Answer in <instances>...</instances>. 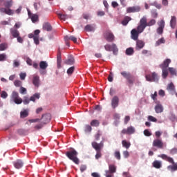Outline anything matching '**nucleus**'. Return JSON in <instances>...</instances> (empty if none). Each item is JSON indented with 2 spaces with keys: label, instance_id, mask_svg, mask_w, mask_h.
I'll list each match as a JSON object with an SVG mask.
<instances>
[{
  "label": "nucleus",
  "instance_id": "f257e3e1",
  "mask_svg": "<svg viewBox=\"0 0 177 177\" xmlns=\"http://www.w3.org/2000/svg\"><path fill=\"white\" fill-rule=\"evenodd\" d=\"M154 24H156V19H151L147 22V17H142L139 22L138 30H140V32H143L147 27H151V26H154Z\"/></svg>",
  "mask_w": 177,
  "mask_h": 177
},
{
  "label": "nucleus",
  "instance_id": "f03ea898",
  "mask_svg": "<svg viewBox=\"0 0 177 177\" xmlns=\"http://www.w3.org/2000/svg\"><path fill=\"white\" fill-rule=\"evenodd\" d=\"M91 146L96 151V154L95 156V160H99V158H102V149L104 147V142H103V141H101L100 143L93 142L91 143Z\"/></svg>",
  "mask_w": 177,
  "mask_h": 177
},
{
  "label": "nucleus",
  "instance_id": "7ed1b4c3",
  "mask_svg": "<svg viewBox=\"0 0 177 177\" xmlns=\"http://www.w3.org/2000/svg\"><path fill=\"white\" fill-rule=\"evenodd\" d=\"M159 157H160V158H162V160L168 161V162H170V164L173 165L167 166L168 171H171V172H175V171H177V162L175 163V161H174V158L165 154H161Z\"/></svg>",
  "mask_w": 177,
  "mask_h": 177
},
{
  "label": "nucleus",
  "instance_id": "20e7f679",
  "mask_svg": "<svg viewBox=\"0 0 177 177\" xmlns=\"http://www.w3.org/2000/svg\"><path fill=\"white\" fill-rule=\"evenodd\" d=\"M66 157L69 158L71 161H73L75 164L78 165L80 164V159H78V152L75 151V149H72L71 151H68L66 153Z\"/></svg>",
  "mask_w": 177,
  "mask_h": 177
},
{
  "label": "nucleus",
  "instance_id": "39448f33",
  "mask_svg": "<svg viewBox=\"0 0 177 177\" xmlns=\"http://www.w3.org/2000/svg\"><path fill=\"white\" fill-rule=\"evenodd\" d=\"M103 36L107 42H114V41H115V36L111 32V30L105 31Z\"/></svg>",
  "mask_w": 177,
  "mask_h": 177
},
{
  "label": "nucleus",
  "instance_id": "423d86ee",
  "mask_svg": "<svg viewBox=\"0 0 177 177\" xmlns=\"http://www.w3.org/2000/svg\"><path fill=\"white\" fill-rule=\"evenodd\" d=\"M121 75L126 80H127V82L130 84L132 85L133 82H135V79L133 78V76L129 72L127 71H122L120 73Z\"/></svg>",
  "mask_w": 177,
  "mask_h": 177
},
{
  "label": "nucleus",
  "instance_id": "0eeeda50",
  "mask_svg": "<svg viewBox=\"0 0 177 177\" xmlns=\"http://www.w3.org/2000/svg\"><path fill=\"white\" fill-rule=\"evenodd\" d=\"M145 78L149 82H158L159 80L158 75L156 72L147 75Z\"/></svg>",
  "mask_w": 177,
  "mask_h": 177
},
{
  "label": "nucleus",
  "instance_id": "6e6552de",
  "mask_svg": "<svg viewBox=\"0 0 177 177\" xmlns=\"http://www.w3.org/2000/svg\"><path fill=\"white\" fill-rule=\"evenodd\" d=\"M12 99L15 104H21L23 103V99L19 96V93L16 91L12 92Z\"/></svg>",
  "mask_w": 177,
  "mask_h": 177
},
{
  "label": "nucleus",
  "instance_id": "1a4fd4ad",
  "mask_svg": "<svg viewBox=\"0 0 177 177\" xmlns=\"http://www.w3.org/2000/svg\"><path fill=\"white\" fill-rule=\"evenodd\" d=\"M143 32H140V30L139 29V25L137 27V30L136 29H132L131 31V39H133L134 41H138L139 38V34H142Z\"/></svg>",
  "mask_w": 177,
  "mask_h": 177
},
{
  "label": "nucleus",
  "instance_id": "9d476101",
  "mask_svg": "<svg viewBox=\"0 0 177 177\" xmlns=\"http://www.w3.org/2000/svg\"><path fill=\"white\" fill-rule=\"evenodd\" d=\"M158 28L156 29L157 33L159 35H162L164 32V28H165V21L164 19H162L161 21L158 22Z\"/></svg>",
  "mask_w": 177,
  "mask_h": 177
},
{
  "label": "nucleus",
  "instance_id": "9b49d317",
  "mask_svg": "<svg viewBox=\"0 0 177 177\" xmlns=\"http://www.w3.org/2000/svg\"><path fill=\"white\" fill-rule=\"evenodd\" d=\"M104 49L106 50L108 52H113V53H117L118 52V48H117V45L115 44H106L104 46Z\"/></svg>",
  "mask_w": 177,
  "mask_h": 177
},
{
  "label": "nucleus",
  "instance_id": "f8f14e48",
  "mask_svg": "<svg viewBox=\"0 0 177 177\" xmlns=\"http://www.w3.org/2000/svg\"><path fill=\"white\" fill-rule=\"evenodd\" d=\"M142 10L140 6H135L127 8V13H138Z\"/></svg>",
  "mask_w": 177,
  "mask_h": 177
},
{
  "label": "nucleus",
  "instance_id": "ddd939ff",
  "mask_svg": "<svg viewBox=\"0 0 177 177\" xmlns=\"http://www.w3.org/2000/svg\"><path fill=\"white\" fill-rule=\"evenodd\" d=\"M135 127L130 126L127 129H122L121 133L123 135H133V133H135Z\"/></svg>",
  "mask_w": 177,
  "mask_h": 177
},
{
  "label": "nucleus",
  "instance_id": "4468645a",
  "mask_svg": "<svg viewBox=\"0 0 177 177\" xmlns=\"http://www.w3.org/2000/svg\"><path fill=\"white\" fill-rule=\"evenodd\" d=\"M152 145L153 147H157L158 149H162V147H164V142H162V140L160 139H155L153 141Z\"/></svg>",
  "mask_w": 177,
  "mask_h": 177
},
{
  "label": "nucleus",
  "instance_id": "2eb2a0df",
  "mask_svg": "<svg viewBox=\"0 0 177 177\" xmlns=\"http://www.w3.org/2000/svg\"><path fill=\"white\" fill-rule=\"evenodd\" d=\"M120 103V98L118 96L115 95L111 99V106L112 109H116V107H118V104Z\"/></svg>",
  "mask_w": 177,
  "mask_h": 177
},
{
  "label": "nucleus",
  "instance_id": "dca6fc26",
  "mask_svg": "<svg viewBox=\"0 0 177 177\" xmlns=\"http://www.w3.org/2000/svg\"><path fill=\"white\" fill-rule=\"evenodd\" d=\"M13 165L16 169H20L21 168H23V165H24V162L23 160L18 159L13 162Z\"/></svg>",
  "mask_w": 177,
  "mask_h": 177
},
{
  "label": "nucleus",
  "instance_id": "f3484780",
  "mask_svg": "<svg viewBox=\"0 0 177 177\" xmlns=\"http://www.w3.org/2000/svg\"><path fill=\"white\" fill-rule=\"evenodd\" d=\"M1 13H6V15H8V16H12V15H15V10L12 9H7L5 8H0Z\"/></svg>",
  "mask_w": 177,
  "mask_h": 177
},
{
  "label": "nucleus",
  "instance_id": "a211bd4d",
  "mask_svg": "<svg viewBox=\"0 0 177 177\" xmlns=\"http://www.w3.org/2000/svg\"><path fill=\"white\" fill-rule=\"evenodd\" d=\"M10 32L12 38H17L19 37V35H20V32H19V30L15 28H11L10 29Z\"/></svg>",
  "mask_w": 177,
  "mask_h": 177
},
{
  "label": "nucleus",
  "instance_id": "6ab92c4d",
  "mask_svg": "<svg viewBox=\"0 0 177 177\" xmlns=\"http://www.w3.org/2000/svg\"><path fill=\"white\" fill-rule=\"evenodd\" d=\"M57 68H62V53L58 51L57 55Z\"/></svg>",
  "mask_w": 177,
  "mask_h": 177
},
{
  "label": "nucleus",
  "instance_id": "aec40b11",
  "mask_svg": "<svg viewBox=\"0 0 177 177\" xmlns=\"http://www.w3.org/2000/svg\"><path fill=\"white\" fill-rule=\"evenodd\" d=\"M169 64H171V59H166L162 64L160 65V68H165L168 69V67H169Z\"/></svg>",
  "mask_w": 177,
  "mask_h": 177
},
{
  "label": "nucleus",
  "instance_id": "412c9836",
  "mask_svg": "<svg viewBox=\"0 0 177 177\" xmlns=\"http://www.w3.org/2000/svg\"><path fill=\"white\" fill-rule=\"evenodd\" d=\"M32 84L35 85L37 88L39 86L40 80H39V76L37 75H33L32 78Z\"/></svg>",
  "mask_w": 177,
  "mask_h": 177
},
{
  "label": "nucleus",
  "instance_id": "4be33fe9",
  "mask_svg": "<svg viewBox=\"0 0 177 177\" xmlns=\"http://www.w3.org/2000/svg\"><path fill=\"white\" fill-rule=\"evenodd\" d=\"M41 119L43 120V124H48L50 121L51 116L50 113L42 115Z\"/></svg>",
  "mask_w": 177,
  "mask_h": 177
},
{
  "label": "nucleus",
  "instance_id": "5701e85b",
  "mask_svg": "<svg viewBox=\"0 0 177 177\" xmlns=\"http://www.w3.org/2000/svg\"><path fill=\"white\" fill-rule=\"evenodd\" d=\"M136 50H140L145 46V42L142 40H136Z\"/></svg>",
  "mask_w": 177,
  "mask_h": 177
},
{
  "label": "nucleus",
  "instance_id": "b1692460",
  "mask_svg": "<svg viewBox=\"0 0 177 177\" xmlns=\"http://www.w3.org/2000/svg\"><path fill=\"white\" fill-rule=\"evenodd\" d=\"M75 62V61L74 59V57L69 56L68 57V59L64 61V64H67L68 66H73V64H74Z\"/></svg>",
  "mask_w": 177,
  "mask_h": 177
},
{
  "label": "nucleus",
  "instance_id": "393cba45",
  "mask_svg": "<svg viewBox=\"0 0 177 177\" xmlns=\"http://www.w3.org/2000/svg\"><path fill=\"white\" fill-rule=\"evenodd\" d=\"M155 111L158 114L160 113H162V111H164V107H162V105L161 104H158L155 106Z\"/></svg>",
  "mask_w": 177,
  "mask_h": 177
},
{
  "label": "nucleus",
  "instance_id": "a878e982",
  "mask_svg": "<svg viewBox=\"0 0 177 177\" xmlns=\"http://www.w3.org/2000/svg\"><path fill=\"white\" fill-rule=\"evenodd\" d=\"M152 165L153 168H156V169H160L161 167H162V165L161 163V161L160 160H155L153 162Z\"/></svg>",
  "mask_w": 177,
  "mask_h": 177
},
{
  "label": "nucleus",
  "instance_id": "bb28decb",
  "mask_svg": "<svg viewBox=\"0 0 177 177\" xmlns=\"http://www.w3.org/2000/svg\"><path fill=\"white\" fill-rule=\"evenodd\" d=\"M43 30L44 31H52V26H50V24L46 22L43 24Z\"/></svg>",
  "mask_w": 177,
  "mask_h": 177
},
{
  "label": "nucleus",
  "instance_id": "cd10ccee",
  "mask_svg": "<svg viewBox=\"0 0 177 177\" xmlns=\"http://www.w3.org/2000/svg\"><path fill=\"white\" fill-rule=\"evenodd\" d=\"M64 41H73V42L77 44V37L75 36H65Z\"/></svg>",
  "mask_w": 177,
  "mask_h": 177
},
{
  "label": "nucleus",
  "instance_id": "c85d7f7f",
  "mask_svg": "<svg viewBox=\"0 0 177 177\" xmlns=\"http://www.w3.org/2000/svg\"><path fill=\"white\" fill-rule=\"evenodd\" d=\"M131 20H132V18L129 16H126L122 21V26H127Z\"/></svg>",
  "mask_w": 177,
  "mask_h": 177
},
{
  "label": "nucleus",
  "instance_id": "c756f323",
  "mask_svg": "<svg viewBox=\"0 0 177 177\" xmlns=\"http://www.w3.org/2000/svg\"><path fill=\"white\" fill-rule=\"evenodd\" d=\"M84 30L88 32L95 31V25H86L84 28Z\"/></svg>",
  "mask_w": 177,
  "mask_h": 177
},
{
  "label": "nucleus",
  "instance_id": "7c9ffc66",
  "mask_svg": "<svg viewBox=\"0 0 177 177\" xmlns=\"http://www.w3.org/2000/svg\"><path fill=\"white\" fill-rule=\"evenodd\" d=\"M40 97H41V94L39 93H36L30 97V102H35L36 99H39Z\"/></svg>",
  "mask_w": 177,
  "mask_h": 177
},
{
  "label": "nucleus",
  "instance_id": "2f4dec72",
  "mask_svg": "<svg viewBox=\"0 0 177 177\" xmlns=\"http://www.w3.org/2000/svg\"><path fill=\"white\" fill-rule=\"evenodd\" d=\"M20 117L21 118H26L28 117V109H24V111H21L20 113Z\"/></svg>",
  "mask_w": 177,
  "mask_h": 177
},
{
  "label": "nucleus",
  "instance_id": "473e14b6",
  "mask_svg": "<svg viewBox=\"0 0 177 177\" xmlns=\"http://www.w3.org/2000/svg\"><path fill=\"white\" fill-rule=\"evenodd\" d=\"M109 170H108V171H109V174H115V171H117V167H115V165H109Z\"/></svg>",
  "mask_w": 177,
  "mask_h": 177
},
{
  "label": "nucleus",
  "instance_id": "72a5a7b5",
  "mask_svg": "<svg viewBox=\"0 0 177 177\" xmlns=\"http://www.w3.org/2000/svg\"><path fill=\"white\" fill-rule=\"evenodd\" d=\"M39 68L41 70H45L46 68H48V63H46V62H45V61L40 62Z\"/></svg>",
  "mask_w": 177,
  "mask_h": 177
},
{
  "label": "nucleus",
  "instance_id": "f704fd0d",
  "mask_svg": "<svg viewBox=\"0 0 177 177\" xmlns=\"http://www.w3.org/2000/svg\"><path fill=\"white\" fill-rule=\"evenodd\" d=\"M122 145L123 147H125V149H129V147H131V142L127 141L126 140H123L122 141Z\"/></svg>",
  "mask_w": 177,
  "mask_h": 177
},
{
  "label": "nucleus",
  "instance_id": "c9c22d12",
  "mask_svg": "<svg viewBox=\"0 0 177 177\" xmlns=\"http://www.w3.org/2000/svg\"><path fill=\"white\" fill-rule=\"evenodd\" d=\"M134 53L133 48L130 47L126 50V55H127V56H132Z\"/></svg>",
  "mask_w": 177,
  "mask_h": 177
},
{
  "label": "nucleus",
  "instance_id": "e433bc0d",
  "mask_svg": "<svg viewBox=\"0 0 177 177\" xmlns=\"http://www.w3.org/2000/svg\"><path fill=\"white\" fill-rule=\"evenodd\" d=\"M176 24V17H171V19L170 21V26L171 28H175V25Z\"/></svg>",
  "mask_w": 177,
  "mask_h": 177
},
{
  "label": "nucleus",
  "instance_id": "4c0bfd02",
  "mask_svg": "<svg viewBox=\"0 0 177 177\" xmlns=\"http://www.w3.org/2000/svg\"><path fill=\"white\" fill-rule=\"evenodd\" d=\"M91 127H97L99 125H100V122L97 120H93L91 122Z\"/></svg>",
  "mask_w": 177,
  "mask_h": 177
},
{
  "label": "nucleus",
  "instance_id": "58836bf2",
  "mask_svg": "<svg viewBox=\"0 0 177 177\" xmlns=\"http://www.w3.org/2000/svg\"><path fill=\"white\" fill-rule=\"evenodd\" d=\"M161 44H165V39H164V37L159 39L156 42V46H160V45H161Z\"/></svg>",
  "mask_w": 177,
  "mask_h": 177
},
{
  "label": "nucleus",
  "instance_id": "ea45409f",
  "mask_svg": "<svg viewBox=\"0 0 177 177\" xmlns=\"http://www.w3.org/2000/svg\"><path fill=\"white\" fill-rule=\"evenodd\" d=\"M168 70L165 68H162V78L165 79L167 77H168Z\"/></svg>",
  "mask_w": 177,
  "mask_h": 177
},
{
  "label": "nucleus",
  "instance_id": "a19ab883",
  "mask_svg": "<svg viewBox=\"0 0 177 177\" xmlns=\"http://www.w3.org/2000/svg\"><path fill=\"white\" fill-rule=\"evenodd\" d=\"M167 91H175V85H174V83H170L167 85Z\"/></svg>",
  "mask_w": 177,
  "mask_h": 177
},
{
  "label": "nucleus",
  "instance_id": "79ce46f5",
  "mask_svg": "<svg viewBox=\"0 0 177 177\" xmlns=\"http://www.w3.org/2000/svg\"><path fill=\"white\" fill-rule=\"evenodd\" d=\"M30 102H31V101H30V99L28 98V97H27V96L24 97V100H22V103H24V104H25V105L29 104Z\"/></svg>",
  "mask_w": 177,
  "mask_h": 177
},
{
  "label": "nucleus",
  "instance_id": "37998d69",
  "mask_svg": "<svg viewBox=\"0 0 177 177\" xmlns=\"http://www.w3.org/2000/svg\"><path fill=\"white\" fill-rule=\"evenodd\" d=\"M19 93H21V95H26L27 94V88L21 86L19 88Z\"/></svg>",
  "mask_w": 177,
  "mask_h": 177
},
{
  "label": "nucleus",
  "instance_id": "c03bdc74",
  "mask_svg": "<svg viewBox=\"0 0 177 177\" xmlns=\"http://www.w3.org/2000/svg\"><path fill=\"white\" fill-rule=\"evenodd\" d=\"M168 70L171 75H176V69L174 68L170 67L168 68Z\"/></svg>",
  "mask_w": 177,
  "mask_h": 177
},
{
  "label": "nucleus",
  "instance_id": "a18cd8bd",
  "mask_svg": "<svg viewBox=\"0 0 177 177\" xmlns=\"http://www.w3.org/2000/svg\"><path fill=\"white\" fill-rule=\"evenodd\" d=\"M8 48V44L6 43H3L0 44V50H5L6 49Z\"/></svg>",
  "mask_w": 177,
  "mask_h": 177
},
{
  "label": "nucleus",
  "instance_id": "49530a36",
  "mask_svg": "<svg viewBox=\"0 0 177 177\" xmlns=\"http://www.w3.org/2000/svg\"><path fill=\"white\" fill-rule=\"evenodd\" d=\"M58 17L59 19H60L61 20H64L66 21V19H68V16L66 15H62V14H59L58 15Z\"/></svg>",
  "mask_w": 177,
  "mask_h": 177
},
{
  "label": "nucleus",
  "instance_id": "de8ad7c7",
  "mask_svg": "<svg viewBox=\"0 0 177 177\" xmlns=\"http://www.w3.org/2000/svg\"><path fill=\"white\" fill-rule=\"evenodd\" d=\"M74 70H75V68L74 66L70 67V68L67 70V74H68V75H71V74H73V73H74Z\"/></svg>",
  "mask_w": 177,
  "mask_h": 177
},
{
  "label": "nucleus",
  "instance_id": "09e8293b",
  "mask_svg": "<svg viewBox=\"0 0 177 177\" xmlns=\"http://www.w3.org/2000/svg\"><path fill=\"white\" fill-rule=\"evenodd\" d=\"M4 6H5V8H7V9H10V8H12V1H6V2L4 3Z\"/></svg>",
  "mask_w": 177,
  "mask_h": 177
},
{
  "label": "nucleus",
  "instance_id": "8fccbe9b",
  "mask_svg": "<svg viewBox=\"0 0 177 177\" xmlns=\"http://www.w3.org/2000/svg\"><path fill=\"white\" fill-rule=\"evenodd\" d=\"M18 135H21V136H23V135H26V130L23 129H19L17 131Z\"/></svg>",
  "mask_w": 177,
  "mask_h": 177
},
{
  "label": "nucleus",
  "instance_id": "3c124183",
  "mask_svg": "<svg viewBox=\"0 0 177 177\" xmlns=\"http://www.w3.org/2000/svg\"><path fill=\"white\" fill-rule=\"evenodd\" d=\"M148 121H151V122H157V118H154V116L149 115Z\"/></svg>",
  "mask_w": 177,
  "mask_h": 177
},
{
  "label": "nucleus",
  "instance_id": "603ef678",
  "mask_svg": "<svg viewBox=\"0 0 177 177\" xmlns=\"http://www.w3.org/2000/svg\"><path fill=\"white\" fill-rule=\"evenodd\" d=\"M14 85L17 87H20L22 85V82L20 80H15L14 82Z\"/></svg>",
  "mask_w": 177,
  "mask_h": 177
},
{
  "label": "nucleus",
  "instance_id": "864d4df0",
  "mask_svg": "<svg viewBox=\"0 0 177 177\" xmlns=\"http://www.w3.org/2000/svg\"><path fill=\"white\" fill-rule=\"evenodd\" d=\"M92 131V127L89 124H86L84 127L85 132H91Z\"/></svg>",
  "mask_w": 177,
  "mask_h": 177
},
{
  "label": "nucleus",
  "instance_id": "5fc2aeb1",
  "mask_svg": "<svg viewBox=\"0 0 177 177\" xmlns=\"http://www.w3.org/2000/svg\"><path fill=\"white\" fill-rule=\"evenodd\" d=\"M31 20H32V23H35V21H38V15H33L31 17Z\"/></svg>",
  "mask_w": 177,
  "mask_h": 177
},
{
  "label": "nucleus",
  "instance_id": "6e6d98bb",
  "mask_svg": "<svg viewBox=\"0 0 177 177\" xmlns=\"http://www.w3.org/2000/svg\"><path fill=\"white\" fill-rule=\"evenodd\" d=\"M34 42L36 45H39V37L38 36H35L33 37Z\"/></svg>",
  "mask_w": 177,
  "mask_h": 177
},
{
  "label": "nucleus",
  "instance_id": "4d7b16f0",
  "mask_svg": "<svg viewBox=\"0 0 177 177\" xmlns=\"http://www.w3.org/2000/svg\"><path fill=\"white\" fill-rule=\"evenodd\" d=\"M1 97L6 99L8 97V93H6V91H2L1 93Z\"/></svg>",
  "mask_w": 177,
  "mask_h": 177
},
{
  "label": "nucleus",
  "instance_id": "13d9d810",
  "mask_svg": "<svg viewBox=\"0 0 177 177\" xmlns=\"http://www.w3.org/2000/svg\"><path fill=\"white\" fill-rule=\"evenodd\" d=\"M115 157L117 160H121V153H120V151L115 152Z\"/></svg>",
  "mask_w": 177,
  "mask_h": 177
},
{
  "label": "nucleus",
  "instance_id": "bf43d9fd",
  "mask_svg": "<svg viewBox=\"0 0 177 177\" xmlns=\"http://www.w3.org/2000/svg\"><path fill=\"white\" fill-rule=\"evenodd\" d=\"M169 120L172 121V122H175L176 120V115H175V114H171L169 117Z\"/></svg>",
  "mask_w": 177,
  "mask_h": 177
},
{
  "label": "nucleus",
  "instance_id": "052dcab7",
  "mask_svg": "<svg viewBox=\"0 0 177 177\" xmlns=\"http://www.w3.org/2000/svg\"><path fill=\"white\" fill-rule=\"evenodd\" d=\"M144 135L145 136H151V132H150V131H149V129H145L144 131Z\"/></svg>",
  "mask_w": 177,
  "mask_h": 177
},
{
  "label": "nucleus",
  "instance_id": "680f3d73",
  "mask_svg": "<svg viewBox=\"0 0 177 177\" xmlns=\"http://www.w3.org/2000/svg\"><path fill=\"white\" fill-rule=\"evenodd\" d=\"M44 125H45L44 123L37 124L36 126H35V129H41V128H43Z\"/></svg>",
  "mask_w": 177,
  "mask_h": 177
},
{
  "label": "nucleus",
  "instance_id": "e2e57ef3",
  "mask_svg": "<svg viewBox=\"0 0 177 177\" xmlns=\"http://www.w3.org/2000/svg\"><path fill=\"white\" fill-rule=\"evenodd\" d=\"M16 38H17V42H19V44H23V42H24V40L22 39L21 37H20V35H19Z\"/></svg>",
  "mask_w": 177,
  "mask_h": 177
},
{
  "label": "nucleus",
  "instance_id": "0e129e2a",
  "mask_svg": "<svg viewBox=\"0 0 177 177\" xmlns=\"http://www.w3.org/2000/svg\"><path fill=\"white\" fill-rule=\"evenodd\" d=\"M6 59V55L5 54H0V62H3Z\"/></svg>",
  "mask_w": 177,
  "mask_h": 177
},
{
  "label": "nucleus",
  "instance_id": "69168bd1",
  "mask_svg": "<svg viewBox=\"0 0 177 177\" xmlns=\"http://www.w3.org/2000/svg\"><path fill=\"white\" fill-rule=\"evenodd\" d=\"M151 97L153 100H157V91H155L153 94H151Z\"/></svg>",
  "mask_w": 177,
  "mask_h": 177
},
{
  "label": "nucleus",
  "instance_id": "338daca9",
  "mask_svg": "<svg viewBox=\"0 0 177 177\" xmlns=\"http://www.w3.org/2000/svg\"><path fill=\"white\" fill-rule=\"evenodd\" d=\"M80 171H81V172H84V171H86V165H82L80 166Z\"/></svg>",
  "mask_w": 177,
  "mask_h": 177
},
{
  "label": "nucleus",
  "instance_id": "774afa93",
  "mask_svg": "<svg viewBox=\"0 0 177 177\" xmlns=\"http://www.w3.org/2000/svg\"><path fill=\"white\" fill-rule=\"evenodd\" d=\"M123 156L124 158H128L129 157V152L128 151H123Z\"/></svg>",
  "mask_w": 177,
  "mask_h": 177
}]
</instances>
